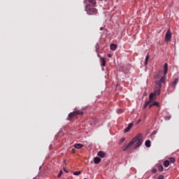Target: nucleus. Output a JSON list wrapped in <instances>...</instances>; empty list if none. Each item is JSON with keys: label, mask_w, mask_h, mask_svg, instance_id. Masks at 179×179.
I'll use <instances>...</instances> for the list:
<instances>
[{"label": "nucleus", "mask_w": 179, "mask_h": 179, "mask_svg": "<svg viewBox=\"0 0 179 179\" xmlns=\"http://www.w3.org/2000/svg\"><path fill=\"white\" fill-rule=\"evenodd\" d=\"M142 145V134H137L128 145L122 147L123 152H128L131 149H138Z\"/></svg>", "instance_id": "obj_1"}, {"label": "nucleus", "mask_w": 179, "mask_h": 179, "mask_svg": "<svg viewBox=\"0 0 179 179\" xmlns=\"http://www.w3.org/2000/svg\"><path fill=\"white\" fill-rule=\"evenodd\" d=\"M162 83L166 85V76L162 77L161 79L155 80L157 87L155 88V94L160 96V89H162Z\"/></svg>", "instance_id": "obj_2"}, {"label": "nucleus", "mask_w": 179, "mask_h": 179, "mask_svg": "<svg viewBox=\"0 0 179 179\" xmlns=\"http://www.w3.org/2000/svg\"><path fill=\"white\" fill-rule=\"evenodd\" d=\"M83 111L75 109V110L73 113H71L69 115L68 120L71 121V120H73L75 117H77V115H83Z\"/></svg>", "instance_id": "obj_3"}, {"label": "nucleus", "mask_w": 179, "mask_h": 179, "mask_svg": "<svg viewBox=\"0 0 179 179\" xmlns=\"http://www.w3.org/2000/svg\"><path fill=\"white\" fill-rule=\"evenodd\" d=\"M85 10L87 15H97V9L94 8H90L89 6L85 7Z\"/></svg>", "instance_id": "obj_4"}, {"label": "nucleus", "mask_w": 179, "mask_h": 179, "mask_svg": "<svg viewBox=\"0 0 179 179\" xmlns=\"http://www.w3.org/2000/svg\"><path fill=\"white\" fill-rule=\"evenodd\" d=\"M170 40H171V31L169 29L165 34V41H170Z\"/></svg>", "instance_id": "obj_5"}, {"label": "nucleus", "mask_w": 179, "mask_h": 179, "mask_svg": "<svg viewBox=\"0 0 179 179\" xmlns=\"http://www.w3.org/2000/svg\"><path fill=\"white\" fill-rule=\"evenodd\" d=\"M163 75V72L159 71L155 76V79L156 80H160V79L166 76H162Z\"/></svg>", "instance_id": "obj_6"}, {"label": "nucleus", "mask_w": 179, "mask_h": 179, "mask_svg": "<svg viewBox=\"0 0 179 179\" xmlns=\"http://www.w3.org/2000/svg\"><path fill=\"white\" fill-rule=\"evenodd\" d=\"M149 100L150 101H150V103H152V101H155V100H156V94H155V92L150 94Z\"/></svg>", "instance_id": "obj_7"}, {"label": "nucleus", "mask_w": 179, "mask_h": 179, "mask_svg": "<svg viewBox=\"0 0 179 179\" xmlns=\"http://www.w3.org/2000/svg\"><path fill=\"white\" fill-rule=\"evenodd\" d=\"M132 127H134V124L129 123L127 127L125 128L124 132H125V134H127V132H129V130L131 129V128H132Z\"/></svg>", "instance_id": "obj_8"}, {"label": "nucleus", "mask_w": 179, "mask_h": 179, "mask_svg": "<svg viewBox=\"0 0 179 179\" xmlns=\"http://www.w3.org/2000/svg\"><path fill=\"white\" fill-rule=\"evenodd\" d=\"M168 71H169V64H167V63H165L164 66V76L167 75Z\"/></svg>", "instance_id": "obj_9"}, {"label": "nucleus", "mask_w": 179, "mask_h": 179, "mask_svg": "<svg viewBox=\"0 0 179 179\" xmlns=\"http://www.w3.org/2000/svg\"><path fill=\"white\" fill-rule=\"evenodd\" d=\"M117 45L112 43L110 45V50H111V51H115L117 50Z\"/></svg>", "instance_id": "obj_10"}, {"label": "nucleus", "mask_w": 179, "mask_h": 179, "mask_svg": "<svg viewBox=\"0 0 179 179\" xmlns=\"http://www.w3.org/2000/svg\"><path fill=\"white\" fill-rule=\"evenodd\" d=\"M100 162H101V159L100 157H96L94 158V163L95 164H99V163H100Z\"/></svg>", "instance_id": "obj_11"}, {"label": "nucleus", "mask_w": 179, "mask_h": 179, "mask_svg": "<svg viewBox=\"0 0 179 179\" xmlns=\"http://www.w3.org/2000/svg\"><path fill=\"white\" fill-rule=\"evenodd\" d=\"M97 155L99 157H106V152L103 151H99Z\"/></svg>", "instance_id": "obj_12"}, {"label": "nucleus", "mask_w": 179, "mask_h": 179, "mask_svg": "<svg viewBox=\"0 0 179 179\" xmlns=\"http://www.w3.org/2000/svg\"><path fill=\"white\" fill-rule=\"evenodd\" d=\"M106 58L103 57L101 59V66H106Z\"/></svg>", "instance_id": "obj_13"}, {"label": "nucleus", "mask_w": 179, "mask_h": 179, "mask_svg": "<svg viewBox=\"0 0 179 179\" xmlns=\"http://www.w3.org/2000/svg\"><path fill=\"white\" fill-rule=\"evenodd\" d=\"M152 143L150 142V140H147L145 143V145L146 148H150Z\"/></svg>", "instance_id": "obj_14"}, {"label": "nucleus", "mask_w": 179, "mask_h": 179, "mask_svg": "<svg viewBox=\"0 0 179 179\" xmlns=\"http://www.w3.org/2000/svg\"><path fill=\"white\" fill-rule=\"evenodd\" d=\"M74 148L76 149H82V148H83V145L80 144V143H78V144H76L74 145Z\"/></svg>", "instance_id": "obj_15"}, {"label": "nucleus", "mask_w": 179, "mask_h": 179, "mask_svg": "<svg viewBox=\"0 0 179 179\" xmlns=\"http://www.w3.org/2000/svg\"><path fill=\"white\" fill-rule=\"evenodd\" d=\"M163 164L164 167H169V166H170V161L166 160L164 162Z\"/></svg>", "instance_id": "obj_16"}, {"label": "nucleus", "mask_w": 179, "mask_h": 179, "mask_svg": "<svg viewBox=\"0 0 179 179\" xmlns=\"http://www.w3.org/2000/svg\"><path fill=\"white\" fill-rule=\"evenodd\" d=\"M88 2H90V3H92V6H96V0H88Z\"/></svg>", "instance_id": "obj_17"}, {"label": "nucleus", "mask_w": 179, "mask_h": 179, "mask_svg": "<svg viewBox=\"0 0 179 179\" xmlns=\"http://www.w3.org/2000/svg\"><path fill=\"white\" fill-rule=\"evenodd\" d=\"M177 83H178V78H176L175 80L173 82L172 85L173 87H176V86L177 85Z\"/></svg>", "instance_id": "obj_18"}, {"label": "nucleus", "mask_w": 179, "mask_h": 179, "mask_svg": "<svg viewBox=\"0 0 179 179\" xmlns=\"http://www.w3.org/2000/svg\"><path fill=\"white\" fill-rule=\"evenodd\" d=\"M149 58H150L149 55H147V56L145 57V65H148V61H149Z\"/></svg>", "instance_id": "obj_19"}, {"label": "nucleus", "mask_w": 179, "mask_h": 179, "mask_svg": "<svg viewBox=\"0 0 179 179\" xmlns=\"http://www.w3.org/2000/svg\"><path fill=\"white\" fill-rule=\"evenodd\" d=\"M176 162V159L174 157L169 158V163H174Z\"/></svg>", "instance_id": "obj_20"}, {"label": "nucleus", "mask_w": 179, "mask_h": 179, "mask_svg": "<svg viewBox=\"0 0 179 179\" xmlns=\"http://www.w3.org/2000/svg\"><path fill=\"white\" fill-rule=\"evenodd\" d=\"M158 170L159 171H163V165L162 164L158 165Z\"/></svg>", "instance_id": "obj_21"}, {"label": "nucleus", "mask_w": 179, "mask_h": 179, "mask_svg": "<svg viewBox=\"0 0 179 179\" xmlns=\"http://www.w3.org/2000/svg\"><path fill=\"white\" fill-rule=\"evenodd\" d=\"M150 104V101H148L147 102H145V104L143 106V108H146L148 107V106H149Z\"/></svg>", "instance_id": "obj_22"}, {"label": "nucleus", "mask_w": 179, "mask_h": 179, "mask_svg": "<svg viewBox=\"0 0 179 179\" xmlns=\"http://www.w3.org/2000/svg\"><path fill=\"white\" fill-rule=\"evenodd\" d=\"M81 171H76L73 173L74 176H80V174H81Z\"/></svg>", "instance_id": "obj_23"}, {"label": "nucleus", "mask_w": 179, "mask_h": 179, "mask_svg": "<svg viewBox=\"0 0 179 179\" xmlns=\"http://www.w3.org/2000/svg\"><path fill=\"white\" fill-rule=\"evenodd\" d=\"M152 106H156V107H159V102H156V101L153 102Z\"/></svg>", "instance_id": "obj_24"}, {"label": "nucleus", "mask_w": 179, "mask_h": 179, "mask_svg": "<svg viewBox=\"0 0 179 179\" xmlns=\"http://www.w3.org/2000/svg\"><path fill=\"white\" fill-rule=\"evenodd\" d=\"M171 115L164 117V120H165L166 121H169V120H171Z\"/></svg>", "instance_id": "obj_25"}, {"label": "nucleus", "mask_w": 179, "mask_h": 179, "mask_svg": "<svg viewBox=\"0 0 179 179\" xmlns=\"http://www.w3.org/2000/svg\"><path fill=\"white\" fill-rule=\"evenodd\" d=\"M62 176V171H60L57 175L58 178H59Z\"/></svg>", "instance_id": "obj_26"}, {"label": "nucleus", "mask_w": 179, "mask_h": 179, "mask_svg": "<svg viewBox=\"0 0 179 179\" xmlns=\"http://www.w3.org/2000/svg\"><path fill=\"white\" fill-rule=\"evenodd\" d=\"M152 173H153L154 174H155V173L157 172V169H153L152 170Z\"/></svg>", "instance_id": "obj_27"}, {"label": "nucleus", "mask_w": 179, "mask_h": 179, "mask_svg": "<svg viewBox=\"0 0 179 179\" xmlns=\"http://www.w3.org/2000/svg\"><path fill=\"white\" fill-rule=\"evenodd\" d=\"M164 176L163 175H160L159 177H158V179H164Z\"/></svg>", "instance_id": "obj_28"}, {"label": "nucleus", "mask_w": 179, "mask_h": 179, "mask_svg": "<svg viewBox=\"0 0 179 179\" xmlns=\"http://www.w3.org/2000/svg\"><path fill=\"white\" fill-rule=\"evenodd\" d=\"M117 113L118 114H121V113H123V110L122 109H118Z\"/></svg>", "instance_id": "obj_29"}, {"label": "nucleus", "mask_w": 179, "mask_h": 179, "mask_svg": "<svg viewBox=\"0 0 179 179\" xmlns=\"http://www.w3.org/2000/svg\"><path fill=\"white\" fill-rule=\"evenodd\" d=\"M125 141V138H122V139H120V143H122V142H124Z\"/></svg>", "instance_id": "obj_30"}, {"label": "nucleus", "mask_w": 179, "mask_h": 179, "mask_svg": "<svg viewBox=\"0 0 179 179\" xmlns=\"http://www.w3.org/2000/svg\"><path fill=\"white\" fill-rule=\"evenodd\" d=\"M156 134H157V131H152V135H156Z\"/></svg>", "instance_id": "obj_31"}, {"label": "nucleus", "mask_w": 179, "mask_h": 179, "mask_svg": "<svg viewBox=\"0 0 179 179\" xmlns=\"http://www.w3.org/2000/svg\"><path fill=\"white\" fill-rule=\"evenodd\" d=\"M152 107H153V103H152V104H149V108H152Z\"/></svg>", "instance_id": "obj_32"}, {"label": "nucleus", "mask_w": 179, "mask_h": 179, "mask_svg": "<svg viewBox=\"0 0 179 179\" xmlns=\"http://www.w3.org/2000/svg\"><path fill=\"white\" fill-rule=\"evenodd\" d=\"M108 58H111L113 57V55L111 54H108Z\"/></svg>", "instance_id": "obj_33"}, {"label": "nucleus", "mask_w": 179, "mask_h": 179, "mask_svg": "<svg viewBox=\"0 0 179 179\" xmlns=\"http://www.w3.org/2000/svg\"><path fill=\"white\" fill-rule=\"evenodd\" d=\"M64 171H65V173H68V171H66L65 169H64Z\"/></svg>", "instance_id": "obj_34"}, {"label": "nucleus", "mask_w": 179, "mask_h": 179, "mask_svg": "<svg viewBox=\"0 0 179 179\" xmlns=\"http://www.w3.org/2000/svg\"><path fill=\"white\" fill-rule=\"evenodd\" d=\"M139 122H141V120H139L137 122V124H139Z\"/></svg>", "instance_id": "obj_35"}, {"label": "nucleus", "mask_w": 179, "mask_h": 179, "mask_svg": "<svg viewBox=\"0 0 179 179\" xmlns=\"http://www.w3.org/2000/svg\"><path fill=\"white\" fill-rule=\"evenodd\" d=\"M100 30H103V27H101V28H100Z\"/></svg>", "instance_id": "obj_36"}, {"label": "nucleus", "mask_w": 179, "mask_h": 179, "mask_svg": "<svg viewBox=\"0 0 179 179\" xmlns=\"http://www.w3.org/2000/svg\"><path fill=\"white\" fill-rule=\"evenodd\" d=\"M100 1H103V0H100Z\"/></svg>", "instance_id": "obj_37"}]
</instances>
